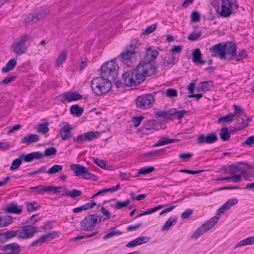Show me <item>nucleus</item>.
<instances>
[{
  "label": "nucleus",
  "mask_w": 254,
  "mask_h": 254,
  "mask_svg": "<svg viewBox=\"0 0 254 254\" xmlns=\"http://www.w3.org/2000/svg\"><path fill=\"white\" fill-rule=\"evenodd\" d=\"M220 135L221 139L223 141H227L230 138V133L228 131L227 127H223L221 128Z\"/></svg>",
  "instance_id": "obj_40"
},
{
  "label": "nucleus",
  "mask_w": 254,
  "mask_h": 254,
  "mask_svg": "<svg viewBox=\"0 0 254 254\" xmlns=\"http://www.w3.org/2000/svg\"><path fill=\"white\" fill-rule=\"evenodd\" d=\"M218 140V137L214 132L209 133L205 136L204 134H200L197 139V143L202 144L204 143L212 144Z\"/></svg>",
  "instance_id": "obj_15"
},
{
  "label": "nucleus",
  "mask_w": 254,
  "mask_h": 254,
  "mask_svg": "<svg viewBox=\"0 0 254 254\" xmlns=\"http://www.w3.org/2000/svg\"><path fill=\"white\" fill-rule=\"evenodd\" d=\"M200 14L197 11H193L192 13L191 14V21L198 22L200 20Z\"/></svg>",
  "instance_id": "obj_62"
},
{
  "label": "nucleus",
  "mask_w": 254,
  "mask_h": 254,
  "mask_svg": "<svg viewBox=\"0 0 254 254\" xmlns=\"http://www.w3.org/2000/svg\"><path fill=\"white\" fill-rule=\"evenodd\" d=\"M169 110L160 111L155 112V117L156 118H162L166 120L169 121Z\"/></svg>",
  "instance_id": "obj_45"
},
{
  "label": "nucleus",
  "mask_w": 254,
  "mask_h": 254,
  "mask_svg": "<svg viewBox=\"0 0 254 254\" xmlns=\"http://www.w3.org/2000/svg\"><path fill=\"white\" fill-rule=\"evenodd\" d=\"M237 163L233 164H231V165H230L229 166H228V168H229V173L232 174L233 175H235L236 173H237L238 171L237 170Z\"/></svg>",
  "instance_id": "obj_63"
},
{
  "label": "nucleus",
  "mask_w": 254,
  "mask_h": 254,
  "mask_svg": "<svg viewBox=\"0 0 254 254\" xmlns=\"http://www.w3.org/2000/svg\"><path fill=\"white\" fill-rule=\"evenodd\" d=\"M254 244V237H250L239 242L234 247L237 249L238 247Z\"/></svg>",
  "instance_id": "obj_32"
},
{
  "label": "nucleus",
  "mask_w": 254,
  "mask_h": 254,
  "mask_svg": "<svg viewBox=\"0 0 254 254\" xmlns=\"http://www.w3.org/2000/svg\"><path fill=\"white\" fill-rule=\"evenodd\" d=\"M39 19V18L37 16L33 14H29L25 18V22L29 24H32L37 22Z\"/></svg>",
  "instance_id": "obj_46"
},
{
  "label": "nucleus",
  "mask_w": 254,
  "mask_h": 254,
  "mask_svg": "<svg viewBox=\"0 0 254 254\" xmlns=\"http://www.w3.org/2000/svg\"><path fill=\"white\" fill-rule=\"evenodd\" d=\"M201 36V33L199 32H192L190 34L188 39L190 41H195L198 39Z\"/></svg>",
  "instance_id": "obj_59"
},
{
  "label": "nucleus",
  "mask_w": 254,
  "mask_h": 254,
  "mask_svg": "<svg viewBox=\"0 0 254 254\" xmlns=\"http://www.w3.org/2000/svg\"><path fill=\"white\" fill-rule=\"evenodd\" d=\"M120 185L118 184L116 186L113 187L112 188H108V189H104V190H101L98 191L97 193H96L94 195H93L90 197V199H94L96 196H97L98 195L104 194L106 192H114V191H117L120 189Z\"/></svg>",
  "instance_id": "obj_30"
},
{
  "label": "nucleus",
  "mask_w": 254,
  "mask_h": 254,
  "mask_svg": "<svg viewBox=\"0 0 254 254\" xmlns=\"http://www.w3.org/2000/svg\"><path fill=\"white\" fill-rule=\"evenodd\" d=\"M235 120L234 115L230 114L223 117H221L217 121L218 123H220L222 121L225 123H231Z\"/></svg>",
  "instance_id": "obj_42"
},
{
  "label": "nucleus",
  "mask_w": 254,
  "mask_h": 254,
  "mask_svg": "<svg viewBox=\"0 0 254 254\" xmlns=\"http://www.w3.org/2000/svg\"><path fill=\"white\" fill-rule=\"evenodd\" d=\"M12 217L0 212V227H5L12 222Z\"/></svg>",
  "instance_id": "obj_26"
},
{
  "label": "nucleus",
  "mask_w": 254,
  "mask_h": 254,
  "mask_svg": "<svg viewBox=\"0 0 254 254\" xmlns=\"http://www.w3.org/2000/svg\"><path fill=\"white\" fill-rule=\"evenodd\" d=\"M31 189H36L38 194H44L45 192L50 193V190H49L50 186L45 187L42 185H39L35 187L31 188Z\"/></svg>",
  "instance_id": "obj_41"
},
{
  "label": "nucleus",
  "mask_w": 254,
  "mask_h": 254,
  "mask_svg": "<svg viewBox=\"0 0 254 254\" xmlns=\"http://www.w3.org/2000/svg\"><path fill=\"white\" fill-rule=\"evenodd\" d=\"M98 215L89 214L86 216L81 222V229L85 231L93 230L98 224Z\"/></svg>",
  "instance_id": "obj_8"
},
{
  "label": "nucleus",
  "mask_w": 254,
  "mask_h": 254,
  "mask_svg": "<svg viewBox=\"0 0 254 254\" xmlns=\"http://www.w3.org/2000/svg\"><path fill=\"white\" fill-rule=\"evenodd\" d=\"M64 194H62V196H66L70 197L73 199H75L76 197L80 196L82 194V192L79 190H67L65 187H64Z\"/></svg>",
  "instance_id": "obj_28"
},
{
  "label": "nucleus",
  "mask_w": 254,
  "mask_h": 254,
  "mask_svg": "<svg viewBox=\"0 0 254 254\" xmlns=\"http://www.w3.org/2000/svg\"><path fill=\"white\" fill-rule=\"evenodd\" d=\"M39 140V137L38 135L28 133L22 138L21 143L29 145L31 143L37 142Z\"/></svg>",
  "instance_id": "obj_24"
},
{
  "label": "nucleus",
  "mask_w": 254,
  "mask_h": 254,
  "mask_svg": "<svg viewBox=\"0 0 254 254\" xmlns=\"http://www.w3.org/2000/svg\"><path fill=\"white\" fill-rule=\"evenodd\" d=\"M16 65V60L14 58L11 59L10 60L8 61V62L6 64V65L2 67L1 69V71L3 73H7L9 71L12 70L14 67Z\"/></svg>",
  "instance_id": "obj_33"
},
{
  "label": "nucleus",
  "mask_w": 254,
  "mask_h": 254,
  "mask_svg": "<svg viewBox=\"0 0 254 254\" xmlns=\"http://www.w3.org/2000/svg\"><path fill=\"white\" fill-rule=\"evenodd\" d=\"M233 107L234 109V113L232 114L234 115V117L236 116H239L244 114L243 110L240 106L234 105Z\"/></svg>",
  "instance_id": "obj_53"
},
{
  "label": "nucleus",
  "mask_w": 254,
  "mask_h": 254,
  "mask_svg": "<svg viewBox=\"0 0 254 254\" xmlns=\"http://www.w3.org/2000/svg\"><path fill=\"white\" fill-rule=\"evenodd\" d=\"M56 232H53L52 233H48L46 235H43L40 236L38 239L33 241L30 245V247H34L37 246H41L43 243L46 242L48 239H53L54 234H55Z\"/></svg>",
  "instance_id": "obj_21"
},
{
  "label": "nucleus",
  "mask_w": 254,
  "mask_h": 254,
  "mask_svg": "<svg viewBox=\"0 0 254 254\" xmlns=\"http://www.w3.org/2000/svg\"><path fill=\"white\" fill-rule=\"evenodd\" d=\"M166 152L165 149L149 151L144 153V158H151L154 157H160L165 154Z\"/></svg>",
  "instance_id": "obj_27"
},
{
  "label": "nucleus",
  "mask_w": 254,
  "mask_h": 254,
  "mask_svg": "<svg viewBox=\"0 0 254 254\" xmlns=\"http://www.w3.org/2000/svg\"><path fill=\"white\" fill-rule=\"evenodd\" d=\"M67 52L66 51H63L61 54L59 56L56 60L55 65L57 67L60 66L65 60Z\"/></svg>",
  "instance_id": "obj_39"
},
{
  "label": "nucleus",
  "mask_w": 254,
  "mask_h": 254,
  "mask_svg": "<svg viewBox=\"0 0 254 254\" xmlns=\"http://www.w3.org/2000/svg\"><path fill=\"white\" fill-rule=\"evenodd\" d=\"M149 123H150L151 125H152L153 126L150 128L145 127V129L147 130H150L151 129L159 130L160 129H164L166 128V125L165 124H163L161 122H158L155 120L150 121H149Z\"/></svg>",
  "instance_id": "obj_34"
},
{
  "label": "nucleus",
  "mask_w": 254,
  "mask_h": 254,
  "mask_svg": "<svg viewBox=\"0 0 254 254\" xmlns=\"http://www.w3.org/2000/svg\"><path fill=\"white\" fill-rule=\"evenodd\" d=\"M169 121L175 119L181 120L183 118L184 115L187 113L185 110L177 111L176 109L173 108L169 110Z\"/></svg>",
  "instance_id": "obj_20"
},
{
  "label": "nucleus",
  "mask_w": 254,
  "mask_h": 254,
  "mask_svg": "<svg viewBox=\"0 0 254 254\" xmlns=\"http://www.w3.org/2000/svg\"><path fill=\"white\" fill-rule=\"evenodd\" d=\"M29 38V37L27 34L21 35L19 37V40L13 43L11 45L13 52L17 56L26 53L27 49L25 46V43Z\"/></svg>",
  "instance_id": "obj_7"
},
{
  "label": "nucleus",
  "mask_w": 254,
  "mask_h": 254,
  "mask_svg": "<svg viewBox=\"0 0 254 254\" xmlns=\"http://www.w3.org/2000/svg\"><path fill=\"white\" fill-rule=\"evenodd\" d=\"M246 164H248L246 162H238L237 163V171L238 173L240 174V175H242L246 172V168L244 167L241 166V165H244L246 166Z\"/></svg>",
  "instance_id": "obj_55"
},
{
  "label": "nucleus",
  "mask_w": 254,
  "mask_h": 254,
  "mask_svg": "<svg viewBox=\"0 0 254 254\" xmlns=\"http://www.w3.org/2000/svg\"><path fill=\"white\" fill-rule=\"evenodd\" d=\"M213 88V82L211 81H203L200 83V86L198 87V91H209Z\"/></svg>",
  "instance_id": "obj_35"
},
{
  "label": "nucleus",
  "mask_w": 254,
  "mask_h": 254,
  "mask_svg": "<svg viewBox=\"0 0 254 254\" xmlns=\"http://www.w3.org/2000/svg\"><path fill=\"white\" fill-rule=\"evenodd\" d=\"M63 169V166L59 165H55L51 167L47 172L50 175L54 174L61 171Z\"/></svg>",
  "instance_id": "obj_49"
},
{
  "label": "nucleus",
  "mask_w": 254,
  "mask_h": 254,
  "mask_svg": "<svg viewBox=\"0 0 254 254\" xmlns=\"http://www.w3.org/2000/svg\"><path fill=\"white\" fill-rule=\"evenodd\" d=\"M16 79V76L14 75H8L4 79L0 82V85H6Z\"/></svg>",
  "instance_id": "obj_50"
},
{
  "label": "nucleus",
  "mask_w": 254,
  "mask_h": 254,
  "mask_svg": "<svg viewBox=\"0 0 254 254\" xmlns=\"http://www.w3.org/2000/svg\"><path fill=\"white\" fill-rule=\"evenodd\" d=\"M60 134L63 140L67 139L71 135L72 128L68 123L62 122L60 125Z\"/></svg>",
  "instance_id": "obj_16"
},
{
  "label": "nucleus",
  "mask_w": 254,
  "mask_h": 254,
  "mask_svg": "<svg viewBox=\"0 0 254 254\" xmlns=\"http://www.w3.org/2000/svg\"><path fill=\"white\" fill-rule=\"evenodd\" d=\"M122 234V232L119 231H111V232L108 233L107 234L105 235L103 237V239L104 240H106L108 238H111L114 236L116 235H119Z\"/></svg>",
  "instance_id": "obj_61"
},
{
  "label": "nucleus",
  "mask_w": 254,
  "mask_h": 254,
  "mask_svg": "<svg viewBox=\"0 0 254 254\" xmlns=\"http://www.w3.org/2000/svg\"><path fill=\"white\" fill-rule=\"evenodd\" d=\"M70 112L72 115H75L76 116L79 117L82 114L83 110L78 105H74L70 107Z\"/></svg>",
  "instance_id": "obj_38"
},
{
  "label": "nucleus",
  "mask_w": 254,
  "mask_h": 254,
  "mask_svg": "<svg viewBox=\"0 0 254 254\" xmlns=\"http://www.w3.org/2000/svg\"><path fill=\"white\" fill-rule=\"evenodd\" d=\"M219 220V217L215 216L202 224L192 234L191 238L196 239L205 232L213 227Z\"/></svg>",
  "instance_id": "obj_6"
},
{
  "label": "nucleus",
  "mask_w": 254,
  "mask_h": 254,
  "mask_svg": "<svg viewBox=\"0 0 254 254\" xmlns=\"http://www.w3.org/2000/svg\"><path fill=\"white\" fill-rule=\"evenodd\" d=\"M143 244V237L138 238L127 244L126 247L132 248Z\"/></svg>",
  "instance_id": "obj_43"
},
{
  "label": "nucleus",
  "mask_w": 254,
  "mask_h": 254,
  "mask_svg": "<svg viewBox=\"0 0 254 254\" xmlns=\"http://www.w3.org/2000/svg\"><path fill=\"white\" fill-rule=\"evenodd\" d=\"M143 120V116H134L132 117L130 122H131L132 125L135 127H138L141 124L142 121Z\"/></svg>",
  "instance_id": "obj_48"
},
{
  "label": "nucleus",
  "mask_w": 254,
  "mask_h": 254,
  "mask_svg": "<svg viewBox=\"0 0 254 254\" xmlns=\"http://www.w3.org/2000/svg\"><path fill=\"white\" fill-rule=\"evenodd\" d=\"M157 23H154L147 27L144 30V35H147L152 33L155 30L156 28H157Z\"/></svg>",
  "instance_id": "obj_52"
},
{
  "label": "nucleus",
  "mask_w": 254,
  "mask_h": 254,
  "mask_svg": "<svg viewBox=\"0 0 254 254\" xmlns=\"http://www.w3.org/2000/svg\"><path fill=\"white\" fill-rule=\"evenodd\" d=\"M70 168L76 176H82L85 180L96 181L98 179L97 176L89 173L87 168L81 165L72 164L70 165Z\"/></svg>",
  "instance_id": "obj_5"
},
{
  "label": "nucleus",
  "mask_w": 254,
  "mask_h": 254,
  "mask_svg": "<svg viewBox=\"0 0 254 254\" xmlns=\"http://www.w3.org/2000/svg\"><path fill=\"white\" fill-rule=\"evenodd\" d=\"M217 3L216 11L223 17H229L239 7L237 0H219Z\"/></svg>",
  "instance_id": "obj_4"
},
{
  "label": "nucleus",
  "mask_w": 254,
  "mask_h": 254,
  "mask_svg": "<svg viewBox=\"0 0 254 254\" xmlns=\"http://www.w3.org/2000/svg\"><path fill=\"white\" fill-rule=\"evenodd\" d=\"M57 153V149L56 148L54 147H51L47 149H46L44 153L43 154L41 152H32L29 153L28 156H27V158L28 159H36L39 160L43 159L45 156H51L56 155Z\"/></svg>",
  "instance_id": "obj_11"
},
{
  "label": "nucleus",
  "mask_w": 254,
  "mask_h": 254,
  "mask_svg": "<svg viewBox=\"0 0 254 254\" xmlns=\"http://www.w3.org/2000/svg\"><path fill=\"white\" fill-rule=\"evenodd\" d=\"M156 71V67L151 63H144V80L154 75Z\"/></svg>",
  "instance_id": "obj_19"
},
{
  "label": "nucleus",
  "mask_w": 254,
  "mask_h": 254,
  "mask_svg": "<svg viewBox=\"0 0 254 254\" xmlns=\"http://www.w3.org/2000/svg\"><path fill=\"white\" fill-rule=\"evenodd\" d=\"M40 205L35 202L27 203V210L32 212L39 209Z\"/></svg>",
  "instance_id": "obj_47"
},
{
  "label": "nucleus",
  "mask_w": 254,
  "mask_h": 254,
  "mask_svg": "<svg viewBox=\"0 0 254 254\" xmlns=\"http://www.w3.org/2000/svg\"><path fill=\"white\" fill-rule=\"evenodd\" d=\"M122 79L117 80L115 84L117 88L124 85L127 87L136 86L143 82V61L141 60L134 69L127 70L122 74Z\"/></svg>",
  "instance_id": "obj_1"
},
{
  "label": "nucleus",
  "mask_w": 254,
  "mask_h": 254,
  "mask_svg": "<svg viewBox=\"0 0 254 254\" xmlns=\"http://www.w3.org/2000/svg\"><path fill=\"white\" fill-rule=\"evenodd\" d=\"M158 54L159 53L157 50H152L150 47L147 48L145 52L144 63L153 62L156 59Z\"/></svg>",
  "instance_id": "obj_22"
},
{
  "label": "nucleus",
  "mask_w": 254,
  "mask_h": 254,
  "mask_svg": "<svg viewBox=\"0 0 254 254\" xmlns=\"http://www.w3.org/2000/svg\"><path fill=\"white\" fill-rule=\"evenodd\" d=\"M224 46L226 60L230 61L236 55V45L232 42H228L224 43Z\"/></svg>",
  "instance_id": "obj_14"
},
{
  "label": "nucleus",
  "mask_w": 254,
  "mask_h": 254,
  "mask_svg": "<svg viewBox=\"0 0 254 254\" xmlns=\"http://www.w3.org/2000/svg\"><path fill=\"white\" fill-rule=\"evenodd\" d=\"M90 85L93 92L98 96L108 92L112 88L111 82L101 76L93 78Z\"/></svg>",
  "instance_id": "obj_3"
},
{
  "label": "nucleus",
  "mask_w": 254,
  "mask_h": 254,
  "mask_svg": "<svg viewBox=\"0 0 254 254\" xmlns=\"http://www.w3.org/2000/svg\"><path fill=\"white\" fill-rule=\"evenodd\" d=\"M29 155V153L28 154H22L19 155V157L18 158L14 160L12 163L10 167V170H15L17 169L18 168H19L21 163L22 161L26 162H29L33 160V159H28L27 158V156H28Z\"/></svg>",
  "instance_id": "obj_17"
},
{
  "label": "nucleus",
  "mask_w": 254,
  "mask_h": 254,
  "mask_svg": "<svg viewBox=\"0 0 254 254\" xmlns=\"http://www.w3.org/2000/svg\"><path fill=\"white\" fill-rule=\"evenodd\" d=\"M4 238L6 241H7L9 239H12L17 236V235H19V230H14L10 231H6L4 233Z\"/></svg>",
  "instance_id": "obj_44"
},
{
  "label": "nucleus",
  "mask_w": 254,
  "mask_h": 254,
  "mask_svg": "<svg viewBox=\"0 0 254 254\" xmlns=\"http://www.w3.org/2000/svg\"><path fill=\"white\" fill-rule=\"evenodd\" d=\"M254 144V135L251 136L247 138V139L242 143L243 146H251Z\"/></svg>",
  "instance_id": "obj_60"
},
{
  "label": "nucleus",
  "mask_w": 254,
  "mask_h": 254,
  "mask_svg": "<svg viewBox=\"0 0 254 254\" xmlns=\"http://www.w3.org/2000/svg\"><path fill=\"white\" fill-rule=\"evenodd\" d=\"M116 59L105 62L101 67V76L110 82L115 81L118 75L119 66Z\"/></svg>",
  "instance_id": "obj_2"
},
{
  "label": "nucleus",
  "mask_w": 254,
  "mask_h": 254,
  "mask_svg": "<svg viewBox=\"0 0 254 254\" xmlns=\"http://www.w3.org/2000/svg\"><path fill=\"white\" fill-rule=\"evenodd\" d=\"M5 210L6 212L14 214H20L22 212V209L18 207L17 204L13 203L8 204Z\"/></svg>",
  "instance_id": "obj_31"
},
{
  "label": "nucleus",
  "mask_w": 254,
  "mask_h": 254,
  "mask_svg": "<svg viewBox=\"0 0 254 254\" xmlns=\"http://www.w3.org/2000/svg\"><path fill=\"white\" fill-rule=\"evenodd\" d=\"M130 203V200H127L124 201H118L115 204L112 206L117 209H121L127 206Z\"/></svg>",
  "instance_id": "obj_51"
},
{
  "label": "nucleus",
  "mask_w": 254,
  "mask_h": 254,
  "mask_svg": "<svg viewBox=\"0 0 254 254\" xmlns=\"http://www.w3.org/2000/svg\"><path fill=\"white\" fill-rule=\"evenodd\" d=\"M136 53V51L128 50L127 48H126L124 51L117 57V59L127 66H132L133 65L132 59Z\"/></svg>",
  "instance_id": "obj_9"
},
{
  "label": "nucleus",
  "mask_w": 254,
  "mask_h": 254,
  "mask_svg": "<svg viewBox=\"0 0 254 254\" xmlns=\"http://www.w3.org/2000/svg\"><path fill=\"white\" fill-rule=\"evenodd\" d=\"M209 51L212 53L211 57H218L220 60H226L224 43H219L213 46L209 49Z\"/></svg>",
  "instance_id": "obj_13"
},
{
  "label": "nucleus",
  "mask_w": 254,
  "mask_h": 254,
  "mask_svg": "<svg viewBox=\"0 0 254 254\" xmlns=\"http://www.w3.org/2000/svg\"><path fill=\"white\" fill-rule=\"evenodd\" d=\"M93 162L97 165L103 169H106V162L103 160H100L97 158H94L92 159Z\"/></svg>",
  "instance_id": "obj_56"
},
{
  "label": "nucleus",
  "mask_w": 254,
  "mask_h": 254,
  "mask_svg": "<svg viewBox=\"0 0 254 254\" xmlns=\"http://www.w3.org/2000/svg\"><path fill=\"white\" fill-rule=\"evenodd\" d=\"M177 217H172L168 219L162 227V231L168 230L174 224L177 222Z\"/></svg>",
  "instance_id": "obj_37"
},
{
  "label": "nucleus",
  "mask_w": 254,
  "mask_h": 254,
  "mask_svg": "<svg viewBox=\"0 0 254 254\" xmlns=\"http://www.w3.org/2000/svg\"><path fill=\"white\" fill-rule=\"evenodd\" d=\"M1 248L2 251H10V253L6 252L5 254H19L20 251V246L15 243L2 246Z\"/></svg>",
  "instance_id": "obj_18"
},
{
  "label": "nucleus",
  "mask_w": 254,
  "mask_h": 254,
  "mask_svg": "<svg viewBox=\"0 0 254 254\" xmlns=\"http://www.w3.org/2000/svg\"><path fill=\"white\" fill-rule=\"evenodd\" d=\"M249 126V123H248L246 121H243L241 123H237L236 127V130H241L246 127H247Z\"/></svg>",
  "instance_id": "obj_64"
},
{
  "label": "nucleus",
  "mask_w": 254,
  "mask_h": 254,
  "mask_svg": "<svg viewBox=\"0 0 254 254\" xmlns=\"http://www.w3.org/2000/svg\"><path fill=\"white\" fill-rule=\"evenodd\" d=\"M192 61L196 64H204L205 61L201 59L202 54L199 49H194L192 53Z\"/></svg>",
  "instance_id": "obj_25"
},
{
  "label": "nucleus",
  "mask_w": 254,
  "mask_h": 254,
  "mask_svg": "<svg viewBox=\"0 0 254 254\" xmlns=\"http://www.w3.org/2000/svg\"><path fill=\"white\" fill-rule=\"evenodd\" d=\"M62 97L63 100H67L68 102H71L73 101H77L82 98V95L77 92L64 93L60 95Z\"/></svg>",
  "instance_id": "obj_23"
},
{
  "label": "nucleus",
  "mask_w": 254,
  "mask_h": 254,
  "mask_svg": "<svg viewBox=\"0 0 254 254\" xmlns=\"http://www.w3.org/2000/svg\"><path fill=\"white\" fill-rule=\"evenodd\" d=\"M154 103V98L151 94L144 95V109L152 107Z\"/></svg>",
  "instance_id": "obj_29"
},
{
  "label": "nucleus",
  "mask_w": 254,
  "mask_h": 254,
  "mask_svg": "<svg viewBox=\"0 0 254 254\" xmlns=\"http://www.w3.org/2000/svg\"><path fill=\"white\" fill-rule=\"evenodd\" d=\"M37 227L27 225L23 226L21 229H18L19 235L17 237L19 239H28L32 238L37 232Z\"/></svg>",
  "instance_id": "obj_10"
},
{
  "label": "nucleus",
  "mask_w": 254,
  "mask_h": 254,
  "mask_svg": "<svg viewBox=\"0 0 254 254\" xmlns=\"http://www.w3.org/2000/svg\"><path fill=\"white\" fill-rule=\"evenodd\" d=\"M178 95L177 91L173 88H169L166 91V96L170 98L176 97Z\"/></svg>",
  "instance_id": "obj_57"
},
{
  "label": "nucleus",
  "mask_w": 254,
  "mask_h": 254,
  "mask_svg": "<svg viewBox=\"0 0 254 254\" xmlns=\"http://www.w3.org/2000/svg\"><path fill=\"white\" fill-rule=\"evenodd\" d=\"M100 134L98 131H91L81 134L73 138V141L78 144H82L84 141L93 140Z\"/></svg>",
  "instance_id": "obj_12"
},
{
  "label": "nucleus",
  "mask_w": 254,
  "mask_h": 254,
  "mask_svg": "<svg viewBox=\"0 0 254 254\" xmlns=\"http://www.w3.org/2000/svg\"><path fill=\"white\" fill-rule=\"evenodd\" d=\"M247 56V51L245 49H242L240 52H239L237 56L236 55V61H241L245 59Z\"/></svg>",
  "instance_id": "obj_54"
},
{
  "label": "nucleus",
  "mask_w": 254,
  "mask_h": 254,
  "mask_svg": "<svg viewBox=\"0 0 254 254\" xmlns=\"http://www.w3.org/2000/svg\"><path fill=\"white\" fill-rule=\"evenodd\" d=\"M48 124L49 123L48 122L39 124L36 127V131L42 134L47 133L49 130V128L48 127Z\"/></svg>",
  "instance_id": "obj_36"
},
{
  "label": "nucleus",
  "mask_w": 254,
  "mask_h": 254,
  "mask_svg": "<svg viewBox=\"0 0 254 254\" xmlns=\"http://www.w3.org/2000/svg\"><path fill=\"white\" fill-rule=\"evenodd\" d=\"M164 206L163 205H157L153 208L146 210V211H144V215H148V214H151L154 212H155V211L162 208L163 207H164Z\"/></svg>",
  "instance_id": "obj_58"
}]
</instances>
